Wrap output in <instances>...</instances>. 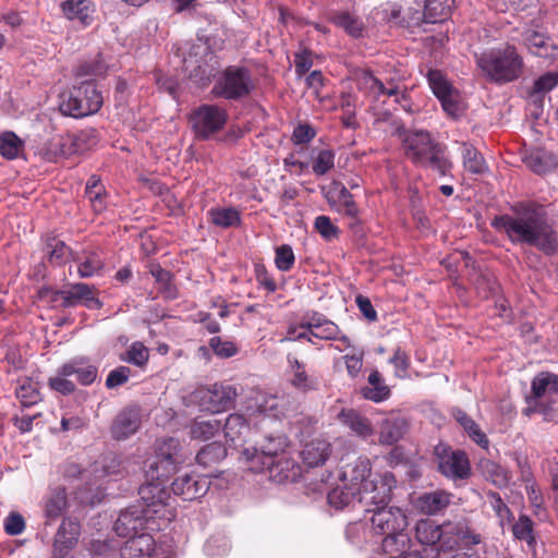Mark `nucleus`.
Returning a JSON list of instances; mask_svg holds the SVG:
<instances>
[{
    "label": "nucleus",
    "instance_id": "nucleus-1",
    "mask_svg": "<svg viewBox=\"0 0 558 558\" xmlns=\"http://www.w3.org/2000/svg\"><path fill=\"white\" fill-rule=\"evenodd\" d=\"M490 226L507 235L512 244L535 246L546 255L558 251V238L549 225L542 206L535 203H518L511 214L495 216Z\"/></svg>",
    "mask_w": 558,
    "mask_h": 558
},
{
    "label": "nucleus",
    "instance_id": "nucleus-2",
    "mask_svg": "<svg viewBox=\"0 0 558 558\" xmlns=\"http://www.w3.org/2000/svg\"><path fill=\"white\" fill-rule=\"evenodd\" d=\"M395 130L392 135L400 137L408 159L425 170L438 171L447 174L452 169L445 148L432 138L429 132L424 130H405L399 121L392 120Z\"/></svg>",
    "mask_w": 558,
    "mask_h": 558
},
{
    "label": "nucleus",
    "instance_id": "nucleus-3",
    "mask_svg": "<svg viewBox=\"0 0 558 558\" xmlns=\"http://www.w3.org/2000/svg\"><path fill=\"white\" fill-rule=\"evenodd\" d=\"M475 60L485 80L497 85L512 83L524 73V59L513 45L485 50Z\"/></svg>",
    "mask_w": 558,
    "mask_h": 558
},
{
    "label": "nucleus",
    "instance_id": "nucleus-4",
    "mask_svg": "<svg viewBox=\"0 0 558 558\" xmlns=\"http://www.w3.org/2000/svg\"><path fill=\"white\" fill-rule=\"evenodd\" d=\"M59 104L62 114L75 119L84 118L99 111L104 98L94 80L83 81L69 93H63Z\"/></svg>",
    "mask_w": 558,
    "mask_h": 558
},
{
    "label": "nucleus",
    "instance_id": "nucleus-5",
    "mask_svg": "<svg viewBox=\"0 0 558 558\" xmlns=\"http://www.w3.org/2000/svg\"><path fill=\"white\" fill-rule=\"evenodd\" d=\"M255 85L251 71L245 66H227L211 89V94L227 100H241L247 97Z\"/></svg>",
    "mask_w": 558,
    "mask_h": 558
},
{
    "label": "nucleus",
    "instance_id": "nucleus-6",
    "mask_svg": "<svg viewBox=\"0 0 558 558\" xmlns=\"http://www.w3.org/2000/svg\"><path fill=\"white\" fill-rule=\"evenodd\" d=\"M396 485L397 481L391 472L377 474L357 488V504L363 505L365 511L366 508L376 510L386 507L391 500L392 489Z\"/></svg>",
    "mask_w": 558,
    "mask_h": 558
},
{
    "label": "nucleus",
    "instance_id": "nucleus-7",
    "mask_svg": "<svg viewBox=\"0 0 558 558\" xmlns=\"http://www.w3.org/2000/svg\"><path fill=\"white\" fill-rule=\"evenodd\" d=\"M438 471L452 481L465 480L471 475V465L466 453L439 444L435 447Z\"/></svg>",
    "mask_w": 558,
    "mask_h": 558
},
{
    "label": "nucleus",
    "instance_id": "nucleus-8",
    "mask_svg": "<svg viewBox=\"0 0 558 558\" xmlns=\"http://www.w3.org/2000/svg\"><path fill=\"white\" fill-rule=\"evenodd\" d=\"M236 396L238 392L233 386L223 384H214L195 392L199 407L211 413H220L231 409Z\"/></svg>",
    "mask_w": 558,
    "mask_h": 558
},
{
    "label": "nucleus",
    "instance_id": "nucleus-9",
    "mask_svg": "<svg viewBox=\"0 0 558 558\" xmlns=\"http://www.w3.org/2000/svg\"><path fill=\"white\" fill-rule=\"evenodd\" d=\"M227 120V111L216 105H202L192 116L194 132L196 137L201 140H208L220 131Z\"/></svg>",
    "mask_w": 558,
    "mask_h": 558
},
{
    "label": "nucleus",
    "instance_id": "nucleus-10",
    "mask_svg": "<svg viewBox=\"0 0 558 558\" xmlns=\"http://www.w3.org/2000/svg\"><path fill=\"white\" fill-rule=\"evenodd\" d=\"M366 512H372L371 524L376 534L391 535L405 532L408 527V515L399 507H383L378 509L366 508Z\"/></svg>",
    "mask_w": 558,
    "mask_h": 558
},
{
    "label": "nucleus",
    "instance_id": "nucleus-11",
    "mask_svg": "<svg viewBox=\"0 0 558 558\" xmlns=\"http://www.w3.org/2000/svg\"><path fill=\"white\" fill-rule=\"evenodd\" d=\"M300 328L308 330L315 339L326 341L340 340L347 347L351 345L349 337L341 335L338 325L322 313H306L301 319Z\"/></svg>",
    "mask_w": 558,
    "mask_h": 558
},
{
    "label": "nucleus",
    "instance_id": "nucleus-12",
    "mask_svg": "<svg viewBox=\"0 0 558 558\" xmlns=\"http://www.w3.org/2000/svg\"><path fill=\"white\" fill-rule=\"evenodd\" d=\"M52 302H61L62 307H74L83 305L88 310H98L102 303L95 294V288L87 283H74L68 290L54 291Z\"/></svg>",
    "mask_w": 558,
    "mask_h": 558
},
{
    "label": "nucleus",
    "instance_id": "nucleus-13",
    "mask_svg": "<svg viewBox=\"0 0 558 558\" xmlns=\"http://www.w3.org/2000/svg\"><path fill=\"white\" fill-rule=\"evenodd\" d=\"M281 452V444L270 439L260 450H255V458L253 459L254 461L263 459V463L267 464L269 476L278 482L289 478L288 471L293 464L291 460L280 454Z\"/></svg>",
    "mask_w": 558,
    "mask_h": 558
},
{
    "label": "nucleus",
    "instance_id": "nucleus-14",
    "mask_svg": "<svg viewBox=\"0 0 558 558\" xmlns=\"http://www.w3.org/2000/svg\"><path fill=\"white\" fill-rule=\"evenodd\" d=\"M138 495L143 502L140 508L145 510V513L151 519L156 515L162 518L170 514L166 504L169 495L160 482L150 481L143 484L138 489Z\"/></svg>",
    "mask_w": 558,
    "mask_h": 558
},
{
    "label": "nucleus",
    "instance_id": "nucleus-15",
    "mask_svg": "<svg viewBox=\"0 0 558 558\" xmlns=\"http://www.w3.org/2000/svg\"><path fill=\"white\" fill-rule=\"evenodd\" d=\"M210 481L207 476L196 473H185L172 482V492L183 500H195L205 496L209 489Z\"/></svg>",
    "mask_w": 558,
    "mask_h": 558
},
{
    "label": "nucleus",
    "instance_id": "nucleus-16",
    "mask_svg": "<svg viewBox=\"0 0 558 558\" xmlns=\"http://www.w3.org/2000/svg\"><path fill=\"white\" fill-rule=\"evenodd\" d=\"M81 534L80 522L72 518H64L54 535L53 555L64 558L75 547Z\"/></svg>",
    "mask_w": 558,
    "mask_h": 558
},
{
    "label": "nucleus",
    "instance_id": "nucleus-17",
    "mask_svg": "<svg viewBox=\"0 0 558 558\" xmlns=\"http://www.w3.org/2000/svg\"><path fill=\"white\" fill-rule=\"evenodd\" d=\"M142 425L141 409L136 405L123 409L112 422L110 433L112 438L124 440L134 435Z\"/></svg>",
    "mask_w": 558,
    "mask_h": 558
},
{
    "label": "nucleus",
    "instance_id": "nucleus-18",
    "mask_svg": "<svg viewBox=\"0 0 558 558\" xmlns=\"http://www.w3.org/2000/svg\"><path fill=\"white\" fill-rule=\"evenodd\" d=\"M97 143L98 132L96 129L89 128L81 130L76 134L60 137L56 143V146L59 147L60 154L65 156L72 154H82L96 146Z\"/></svg>",
    "mask_w": 558,
    "mask_h": 558
},
{
    "label": "nucleus",
    "instance_id": "nucleus-19",
    "mask_svg": "<svg viewBox=\"0 0 558 558\" xmlns=\"http://www.w3.org/2000/svg\"><path fill=\"white\" fill-rule=\"evenodd\" d=\"M149 519L151 518L140 506H132L121 511L114 522V531L119 536L130 538L143 530Z\"/></svg>",
    "mask_w": 558,
    "mask_h": 558
},
{
    "label": "nucleus",
    "instance_id": "nucleus-20",
    "mask_svg": "<svg viewBox=\"0 0 558 558\" xmlns=\"http://www.w3.org/2000/svg\"><path fill=\"white\" fill-rule=\"evenodd\" d=\"M558 86V71H549L537 78L532 85L524 87V96L530 105L542 110L546 95Z\"/></svg>",
    "mask_w": 558,
    "mask_h": 558
},
{
    "label": "nucleus",
    "instance_id": "nucleus-21",
    "mask_svg": "<svg viewBox=\"0 0 558 558\" xmlns=\"http://www.w3.org/2000/svg\"><path fill=\"white\" fill-rule=\"evenodd\" d=\"M524 45L529 52L553 63L558 58V46L548 36L536 31H527L524 34Z\"/></svg>",
    "mask_w": 558,
    "mask_h": 558
},
{
    "label": "nucleus",
    "instance_id": "nucleus-22",
    "mask_svg": "<svg viewBox=\"0 0 558 558\" xmlns=\"http://www.w3.org/2000/svg\"><path fill=\"white\" fill-rule=\"evenodd\" d=\"M289 362V383L300 392L307 393L318 389V379L308 374L305 364L296 357L288 356Z\"/></svg>",
    "mask_w": 558,
    "mask_h": 558
},
{
    "label": "nucleus",
    "instance_id": "nucleus-23",
    "mask_svg": "<svg viewBox=\"0 0 558 558\" xmlns=\"http://www.w3.org/2000/svg\"><path fill=\"white\" fill-rule=\"evenodd\" d=\"M325 196L330 205L338 206L340 211L347 216L355 218L359 209L352 198L348 189L340 182L332 181L328 187L325 189Z\"/></svg>",
    "mask_w": 558,
    "mask_h": 558
},
{
    "label": "nucleus",
    "instance_id": "nucleus-24",
    "mask_svg": "<svg viewBox=\"0 0 558 558\" xmlns=\"http://www.w3.org/2000/svg\"><path fill=\"white\" fill-rule=\"evenodd\" d=\"M68 508V496L65 488L56 486L48 490L43 498V510L47 522L56 521Z\"/></svg>",
    "mask_w": 558,
    "mask_h": 558
},
{
    "label": "nucleus",
    "instance_id": "nucleus-25",
    "mask_svg": "<svg viewBox=\"0 0 558 558\" xmlns=\"http://www.w3.org/2000/svg\"><path fill=\"white\" fill-rule=\"evenodd\" d=\"M155 550V541L150 534L141 533L131 536L121 548V558H150Z\"/></svg>",
    "mask_w": 558,
    "mask_h": 558
},
{
    "label": "nucleus",
    "instance_id": "nucleus-26",
    "mask_svg": "<svg viewBox=\"0 0 558 558\" xmlns=\"http://www.w3.org/2000/svg\"><path fill=\"white\" fill-rule=\"evenodd\" d=\"M61 10L68 20H77L83 27L89 26L94 21L95 5L88 0L63 1Z\"/></svg>",
    "mask_w": 558,
    "mask_h": 558
},
{
    "label": "nucleus",
    "instance_id": "nucleus-27",
    "mask_svg": "<svg viewBox=\"0 0 558 558\" xmlns=\"http://www.w3.org/2000/svg\"><path fill=\"white\" fill-rule=\"evenodd\" d=\"M452 495L446 490L424 493L415 500V507L425 514H436L451 502Z\"/></svg>",
    "mask_w": 558,
    "mask_h": 558
},
{
    "label": "nucleus",
    "instance_id": "nucleus-28",
    "mask_svg": "<svg viewBox=\"0 0 558 558\" xmlns=\"http://www.w3.org/2000/svg\"><path fill=\"white\" fill-rule=\"evenodd\" d=\"M337 417L359 437L367 438L374 433L371 421L354 409H342Z\"/></svg>",
    "mask_w": 558,
    "mask_h": 558
},
{
    "label": "nucleus",
    "instance_id": "nucleus-29",
    "mask_svg": "<svg viewBox=\"0 0 558 558\" xmlns=\"http://www.w3.org/2000/svg\"><path fill=\"white\" fill-rule=\"evenodd\" d=\"M408 429V422L399 415H390L383 420L379 429V442L383 445H393L398 442Z\"/></svg>",
    "mask_w": 558,
    "mask_h": 558
},
{
    "label": "nucleus",
    "instance_id": "nucleus-30",
    "mask_svg": "<svg viewBox=\"0 0 558 558\" xmlns=\"http://www.w3.org/2000/svg\"><path fill=\"white\" fill-rule=\"evenodd\" d=\"M329 20L354 39L363 38L366 34L367 28L362 19L349 11H335Z\"/></svg>",
    "mask_w": 558,
    "mask_h": 558
},
{
    "label": "nucleus",
    "instance_id": "nucleus-31",
    "mask_svg": "<svg viewBox=\"0 0 558 558\" xmlns=\"http://www.w3.org/2000/svg\"><path fill=\"white\" fill-rule=\"evenodd\" d=\"M62 375L75 376L80 385L89 386L96 380L98 369L83 359H73L62 364Z\"/></svg>",
    "mask_w": 558,
    "mask_h": 558
},
{
    "label": "nucleus",
    "instance_id": "nucleus-32",
    "mask_svg": "<svg viewBox=\"0 0 558 558\" xmlns=\"http://www.w3.org/2000/svg\"><path fill=\"white\" fill-rule=\"evenodd\" d=\"M181 450L180 441L172 437L158 439L155 444V456L158 459L172 464L175 470L185 461Z\"/></svg>",
    "mask_w": 558,
    "mask_h": 558
},
{
    "label": "nucleus",
    "instance_id": "nucleus-33",
    "mask_svg": "<svg viewBox=\"0 0 558 558\" xmlns=\"http://www.w3.org/2000/svg\"><path fill=\"white\" fill-rule=\"evenodd\" d=\"M532 395L526 397V402L532 405L536 400L546 393L558 392V375L549 372H542L536 375L531 384Z\"/></svg>",
    "mask_w": 558,
    "mask_h": 558
},
{
    "label": "nucleus",
    "instance_id": "nucleus-34",
    "mask_svg": "<svg viewBox=\"0 0 558 558\" xmlns=\"http://www.w3.org/2000/svg\"><path fill=\"white\" fill-rule=\"evenodd\" d=\"M372 473L371 461L367 458H359L353 463L344 466L342 478L355 488L362 487Z\"/></svg>",
    "mask_w": 558,
    "mask_h": 558
},
{
    "label": "nucleus",
    "instance_id": "nucleus-35",
    "mask_svg": "<svg viewBox=\"0 0 558 558\" xmlns=\"http://www.w3.org/2000/svg\"><path fill=\"white\" fill-rule=\"evenodd\" d=\"M454 7V0H425L423 22L442 23L447 21Z\"/></svg>",
    "mask_w": 558,
    "mask_h": 558
},
{
    "label": "nucleus",
    "instance_id": "nucleus-36",
    "mask_svg": "<svg viewBox=\"0 0 558 558\" xmlns=\"http://www.w3.org/2000/svg\"><path fill=\"white\" fill-rule=\"evenodd\" d=\"M303 462L310 468L324 464L330 456V444L323 439H315L306 444L302 450Z\"/></svg>",
    "mask_w": 558,
    "mask_h": 558
},
{
    "label": "nucleus",
    "instance_id": "nucleus-37",
    "mask_svg": "<svg viewBox=\"0 0 558 558\" xmlns=\"http://www.w3.org/2000/svg\"><path fill=\"white\" fill-rule=\"evenodd\" d=\"M452 415L474 442L483 449L488 448L489 440L486 434L472 417L459 408L452 410Z\"/></svg>",
    "mask_w": 558,
    "mask_h": 558
},
{
    "label": "nucleus",
    "instance_id": "nucleus-38",
    "mask_svg": "<svg viewBox=\"0 0 558 558\" xmlns=\"http://www.w3.org/2000/svg\"><path fill=\"white\" fill-rule=\"evenodd\" d=\"M368 386L361 389L364 399L373 402H381L390 396V389L385 385L384 379L378 371H373L367 378Z\"/></svg>",
    "mask_w": 558,
    "mask_h": 558
},
{
    "label": "nucleus",
    "instance_id": "nucleus-39",
    "mask_svg": "<svg viewBox=\"0 0 558 558\" xmlns=\"http://www.w3.org/2000/svg\"><path fill=\"white\" fill-rule=\"evenodd\" d=\"M477 469L487 481L497 487H505L510 481L508 471L490 459H481Z\"/></svg>",
    "mask_w": 558,
    "mask_h": 558
},
{
    "label": "nucleus",
    "instance_id": "nucleus-40",
    "mask_svg": "<svg viewBox=\"0 0 558 558\" xmlns=\"http://www.w3.org/2000/svg\"><path fill=\"white\" fill-rule=\"evenodd\" d=\"M226 438L232 444L243 441L250 433V425L246 418L239 413H233L228 416L225 423Z\"/></svg>",
    "mask_w": 558,
    "mask_h": 558
},
{
    "label": "nucleus",
    "instance_id": "nucleus-41",
    "mask_svg": "<svg viewBox=\"0 0 558 558\" xmlns=\"http://www.w3.org/2000/svg\"><path fill=\"white\" fill-rule=\"evenodd\" d=\"M410 537L405 532L386 535L383 541V551L387 558H402L408 554Z\"/></svg>",
    "mask_w": 558,
    "mask_h": 558
},
{
    "label": "nucleus",
    "instance_id": "nucleus-42",
    "mask_svg": "<svg viewBox=\"0 0 558 558\" xmlns=\"http://www.w3.org/2000/svg\"><path fill=\"white\" fill-rule=\"evenodd\" d=\"M522 162L526 169L535 174H542L551 171L553 158L544 150H531L525 153L522 157Z\"/></svg>",
    "mask_w": 558,
    "mask_h": 558
},
{
    "label": "nucleus",
    "instance_id": "nucleus-43",
    "mask_svg": "<svg viewBox=\"0 0 558 558\" xmlns=\"http://www.w3.org/2000/svg\"><path fill=\"white\" fill-rule=\"evenodd\" d=\"M227 457L226 447L218 441L204 446L196 454V461L204 468H210L221 462Z\"/></svg>",
    "mask_w": 558,
    "mask_h": 558
},
{
    "label": "nucleus",
    "instance_id": "nucleus-44",
    "mask_svg": "<svg viewBox=\"0 0 558 558\" xmlns=\"http://www.w3.org/2000/svg\"><path fill=\"white\" fill-rule=\"evenodd\" d=\"M415 536L423 545H436L442 536L441 526L429 519L420 520L415 526Z\"/></svg>",
    "mask_w": 558,
    "mask_h": 558
},
{
    "label": "nucleus",
    "instance_id": "nucleus-45",
    "mask_svg": "<svg viewBox=\"0 0 558 558\" xmlns=\"http://www.w3.org/2000/svg\"><path fill=\"white\" fill-rule=\"evenodd\" d=\"M45 254L51 264L62 265L69 260L72 251L60 239L56 236H48L46 239Z\"/></svg>",
    "mask_w": 558,
    "mask_h": 558
},
{
    "label": "nucleus",
    "instance_id": "nucleus-46",
    "mask_svg": "<svg viewBox=\"0 0 558 558\" xmlns=\"http://www.w3.org/2000/svg\"><path fill=\"white\" fill-rule=\"evenodd\" d=\"M327 499L331 507L343 509L353 502H357V488L350 484L344 487H336L328 494Z\"/></svg>",
    "mask_w": 558,
    "mask_h": 558
},
{
    "label": "nucleus",
    "instance_id": "nucleus-47",
    "mask_svg": "<svg viewBox=\"0 0 558 558\" xmlns=\"http://www.w3.org/2000/svg\"><path fill=\"white\" fill-rule=\"evenodd\" d=\"M208 217L211 223L219 228H231L240 223V213L231 207H216L208 210Z\"/></svg>",
    "mask_w": 558,
    "mask_h": 558
},
{
    "label": "nucleus",
    "instance_id": "nucleus-48",
    "mask_svg": "<svg viewBox=\"0 0 558 558\" xmlns=\"http://www.w3.org/2000/svg\"><path fill=\"white\" fill-rule=\"evenodd\" d=\"M15 396L24 408L32 407L40 401L37 384L27 377L17 381Z\"/></svg>",
    "mask_w": 558,
    "mask_h": 558
},
{
    "label": "nucleus",
    "instance_id": "nucleus-49",
    "mask_svg": "<svg viewBox=\"0 0 558 558\" xmlns=\"http://www.w3.org/2000/svg\"><path fill=\"white\" fill-rule=\"evenodd\" d=\"M463 167L472 174H483L488 167L482 154L471 145H463Z\"/></svg>",
    "mask_w": 558,
    "mask_h": 558
},
{
    "label": "nucleus",
    "instance_id": "nucleus-50",
    "mask_svg": "<svg viewBox=\"0 0 558 558\" xmlns=\"http://www.w3.org/2000/svg\"><path fill=\"white\" fill-rule=\"evenodd\" d=\"M221 428L220 421L211 418L208 421H194L190 428L192 439L207 440L213 438Z\"/></svg>",
    "mask_w": 558,
    "mask_h": 558
},
{
    "label": "nucleus",
    "instance_id": "nucleus-51",
    "mask_svg": "<svg viewBox=\"0 0 558 558\" xmlns=\"http://www.w3.org/2000/svg\"><path fill=\"white\" fill-rule=\"evenodd\" d=\"M177 470L173 469L172 464L158 459L156 456L153 460L147 462L145 469V476L148 481L160 482L167 480Z\"/></svg>",
    "mask_w": 558,
    "mask_h": 558
},
{
    "label": "nucleus",
    "instance_id": "nucleus-52",
    "mask_svg": "<svg viewBox=\"0 0 558 558\" xmlns=\"http://www.w3.org/2000/svg\"><path fill=\"white\" fill-rule=\"evenodd\" d=\"M77 262V272L81 278H89L93 277L104 268V262L99 254L95 252H89L84 255V258L80 260L75 258Z\"/></svg>",
    "mask_w": 558,
    "mask_h": 558
},
{
    "label": "nucleus",
    "instance_id": "nucleus-53",
    "mask_svg": "<svg viewBox=\"0 0 558 558\" xmlns=\"http://www.w3.org/2000/svg\"><path fill=\"white\" fill-rule=\"evenodd\" d=\"M488 502L498 518L499 525L504 527L513 521V513L508 505L502 500L497 492L489 490L487 494Z\"/></svg>",
    "mask_w": 558,
    "mask_h": 558
},
{
    "label": "nucleus",
    "instance_id": "nucleus-54",
    "mask_svg": "<svg viewBox=\"0 0 558 558\" xmlns=\"http://www.w3.org/2000/svg\"><path fill=\"white\" fill-rule=\"evenodd\" d=\"M335 154L327 148L312 149V169L316 174H325L333 167Z\"/></svg>",
    "mask_w": 558,
    "mask_h": 558
},
{
    "label": "nucleus",
    "instance_id": "nucleus-55",
    "mask_svg": "<svg viewBox=\"0 0 558 558\" xmlns=\"http://www.w3.org/2000/svg\"><path fill=\"white\" fill-rule=\"evenodd\" d=\"M512 534L519 541L533 544L535 542L534 523L531 518L526 514H520L518 520L512 524Z\"/></svg>",
    "mask_w": 558,
    "mask_h": 558
},
{
    "label": "nucleus",
    "instance_id": "nucleus-56",
    "mask_svg": "<svg viewBox=\"0 0 558 558\" xmlns=\"http://www.w3.org/2000/svg\"><path fill=\"white\" fill-rule=\"evenodd\" d=\"M149 359L148 349L140 341L133 342L125 353L121 356L123 362L143 367L147 364Z\"/></svg>",
    "mask_w": 558,
    "mask_h": 558
},
{
    "label": "nucleus",
    "instance_id": "nucleus-57",
    "mask_svg": "<svg viewBox=\"0 0 558 558\" xmlns=\"http://www.w3.org/2000/svg\"><path fill=\"white\" fill-rule=\"evenodd\" d=\"M21 148L22 142L13 132H5L0 137V154L7 159L17 157Z\"/></svg>",
    "mask_w": 558,
    "mask_h": 558
},
{
    "label": "nucleus",
    "instance_id": "nucleus-58",
    "mask_svg": "<svg viewBox=\"0 0 558 558\" xmlns=\"http://www.w3.org/2000/svg\"><path fill=\"white\" fill-rule=\"evenodd\" d=\"M426 76L429 87L437 98L444 97L445 94L453 89L439 70L429 69Z\"/></svg>",
    "mask_w": 558,
    "mask_h": 558
},
{
    "label": "nucleus",
    "instance_id": "nucleus-59",
    "mask_svg": "<svg viewBox=\"0 0 558 558\" xmlns=\"http://www.w3.org/2000/svg\"><path fill=\"white\" fill-rule=\"evenodd\" d=\"M70 375H62V365L57 369V373L53 377H50L48 380L49 387L60 392L64 396L70 395L75 391V383L70 379Z\"/></svg>",
    "mask_w": 558,
    "mask_h": 558
},
{
    "label": "nucleus",
    "instance_id": "nucleus-60",
    "mask_svg": "<svg viewBox=\"0 0 558 558\" xmlns=\"http://www.w3.org/2000/svg\"><path fill=\"white\" fill-rule=\"evenodd\" d=\"M106 71V63L100 59V56H97L95 60L81 64L76 70V76H101Z\"/></svg>",
    "mask_w": 558,
    "mask_h": 558
},
{
    "label": "nucleus",
    "instance_id": "nucleus-61",
    "mask_svg": "<svg viewBox=\"0 0 558 558\" xmlns=\"http://www.w3.org/2000/svg\"><path fill=\"white\" fill-rule=\"evenodd\" d=\"M294 253L289 245H280L276 248L275 263L279 270L289 271L294 265Z\"/></svg>",
    "mask_w": 558,
    "mask_h": 558
},
{
    "label": "nucleus",
    "instance_id": "nucleus-62",
    "mask_svg": "<svg viewBox=\"0 0 558 558\" xmlns=\"http://www.w3.org/2000/svg\"><path fill=\"white\" fill-rule=\"evenodd\" d=\"M151 276L156 279L157 282L162 284L163 292L168 298H175L177 292L175 288L172 286V275L170 271L161 268L160 266H154L150 270Z\"/></svg>",
    "mask_w": 558,
    "mask_h": 558
},
{
    "label": "nucleus",
    "instance_id": "nucleus-63",
    "mask_svg": "<svg viewBox=\"0 0 558 558\" xmlns=\"http://www.w3.org/2000/svg\"><path fill=\"white\" fill-rule=\"evenodd\" d=\"M314 227L317 232L327 241L338 236L339 230L328 216L322 215L316 217Z\"/></svg>",
    "mask_w": 558,
    "mask_h": 558
},
{
    "label": "nucleus",
    "instance_id": "nucleus-64",
    "mask_svg": "<svg viewBox=\"0 0 558 558\" xmlns=\"http://www.w3.org/2000/svg\"><path fill=\"white\" fill-rule=\"evenodd\" d=\"M209 347L220 357H231L236 354L238 348L232 341H225L216 336L209 340Z\"/></svg>",
    "mask_w": 558,
    "mask_h": 558
}]
</instances>
